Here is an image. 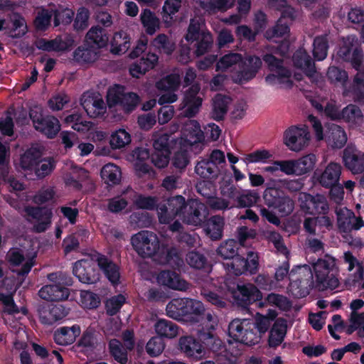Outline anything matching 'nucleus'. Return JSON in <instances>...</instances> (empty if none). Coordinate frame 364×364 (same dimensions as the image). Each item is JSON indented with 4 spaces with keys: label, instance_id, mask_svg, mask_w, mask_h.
Wrapping results in <instances>:
<instances>
[{
    "label": "nucleus",
    "instance_id": "obj_49",
    "mask_svg": "<svg viewBox=\"0 0 364 364\" xmlns=\"http://www.w3.org/2000/svg\"><path fill=\"white\" fill-rule=\"evenodd\" d=\"M153 46L160 53L171 55L175 49L174 43L171 42L167 35L160 33L151 42Z\"/></svg>",
    "mask_w": 364,
    "mask_h": 364
},
{
    "label": "nucleus",
    "instance_id": "obj_63",
    "mask_svg": "<svg viewBox=\"0 0 364 364\" xmlns=\"http://www.w3.org/2000/svg\"><path fill=\"white\" fill-rule=\"evenodd\" d=\"M125 296L121 294L111 297L105 304L107 314L109 316L116 315L125 303Z\"/></svg>",
    "mask_w": 364,
    "mask_h": 364
},
{
    "label": "nucleus",
    "instance_id": "obj_55",
    "mask_svg": "<svg viewBox=\"0 0 364 364\" xmlns=\"http://www.w3.org/2000/svg\"><path fill=\"white\" fill-rule=\"evenodd\" d=\"M131 142V136L124 129H119L114 132L109 139V144L112 149H117L124 148Z\"/></svg>",
    "mask_w": 364,
    "mask_h": 364
},
{
    "label": "nucleus",
    "instance_id": "obj_45",
    "mask_svg": "<svg viewBox=\"0 0 364 364\" xmlns=\"http://www.w3.org/2000/svg\"><path fill=\"white\" fill-rule=\"evenodd\" d=\"M239 248L240 244L237 240L229 239L220 244L217 249V254L223 259L230 261L235 257L239 255Z\"/></svg>",
    "mask_w": 364,
    "mask_h": 364
},
{
    "label": "nucleus",
    "instance_id": "obj_50",
    "mask_svg": "<svg viewBox=\"0 0 364 364\" xmlns=\"http://www.w3.org/2000/svg\"><path fill=\"white\" fill-rule=\"evenodd\" d=\"M109 352L111 356L120 364H127L128 361L127 352L122 343L116 339H111L108 343Z\"/></svg>",
    "mask_w": 364,
    "mask_h": 364
},
{
    "label": "nucleus",
    "instance_id": "obj_54",
    "mask_svg": "<svg viewBox=\"0 0 364 364\" xmlns=\"http://www.w3.org/2000/svg\"><path fill=\"white\" fill-rule=\"evenodd\" d=\"M134 204L139 209L154 210L159 212V200L155 196H144L141 193H136Z\"/></svg>",
    "mask_w": 364,
    "mask_h": 364
},
{
    "label": "nucleus",
    "instance_id": "obj_12",
    "mask_svg": "<svg viewBox=\"0 0 364 364\" xmlns=\"http://www.w3.org/2000/svg\"><path fill=\"white\" fill-rule=\"evenodd\" d=\"M73 274L83 284H95L100 280V274L97 264L89 259L75 262L73 267Z\"/></svg>",
    "mask_w": 364,
    "mask_h": 364
},
{
    "label": "nucleus",
    "instance_id": "obj_21",
    "mask_svg": "<svg viewBox=\"0 0 364 364\" xmlns=\"http://www.w3.org/2000/svg\"><path fill=\"white\" fill-rule=\"evenodd\" d=\"M26 212L28 215L36 220L34 229L37 232H45L51 223L53 213L47 207L28 206L26 208Z\"/></svg>",
    "mask_w": 364,
    "mask_h": 364
},
{
    "label": "nucleus",
    "instance_id": "obj_23",
    "mask_svg": "<svg viewBox=\"0 0 364 364\" xmlns=\"http://www.w3.org/2000/svg\"><path fill=\"white\" fill-rule=\"evenodd\" d=\"M262 66L261 59L255 55H250L242 59L240 64L238 77L241 82H248L254 78Z\"/></svg>",
    "mask_w": 364,
    "mask_h": 364
},
{
    "label": "nucleus",
    "instance_id": "obj_61",
    "mask_svg": "<svg viewBox=\"0 0 364 364\" xmlns=\"http://www.w3.org/2000/svg\"><path fill=\"white\" fill-rule=\"evenodd\" d=\"M73 57L78 63H92L97 59V53L91 48L78 47L73 52Z\"/></svg>",
    "mask_w": 364,
    "mask_h": 364
},
{
    "label": "nucleus",
    "instance_id": "obj_39",
    "mask_svg": "<svg viewBox=\"0 0 364 364\" xmlns=\"http://www.w3.org/2000/svg\"><path fill=\"white\" fill-rule=\"evenodd\" d=\"M183 134L184 141L190 145L203 142L205 138L204 133L197 121H193L190 125L187 126Z\"/></svg>",
    "mask_w": 364,
    "mask_h": 364
},
{
    "label": "nucleus",
    "instance_id": "obj_11",
    "mask_svg": "<svg viewBox=\"0 0 364 364\" xmlns=\"http://www.w3.org/2000/svg\"><path fill=\"white\" fill-rule=\"evenodd\" d=\"M301 210L306 214L323 215L328 213L329 207L325 196L321 194L312 196L308 193H301L299 197Z\"/></svg>",
    "mask_w": 364,
    "mask_h": 364
},
{
    "label": "nucleus",
    "instance_id": "obj_9",
    "mask_svg": "<svg viewBox=\"0 0 364 364\" xmlns=\"http://www.w3.org/2000/svg\"><path fill=\"white\" fill-rule=\"evenodd\" d=\"M29 116L34 128L48 139L55 138L60 129L59 120L51 115L44 116L41 108L31 109Z\"/></svg>",
    "mask_w": 364,
    "mask_h": 364
},
{
    "label": "nucleus",
    "instance_id": "obj_16",
    "mask_svg": "<svg viewBox=\"0 0 364 364\" xmlns=\"http://www.w3.org/2000/svg\"><path fill=\"white\" fill-rule=\"evenodd\" d=\"M232 296L236 304L244 308L262 299L261 291L252 284H237V289L232 291Z\"/></svg>",
    "mask_w": 364,
    "mask_h": 364
},
{
    "label": "nucleus",
    "instance_id": "obj_8",
    "mask_svg": "<svg viewBox=\"0 0 364 364\" xmlns=\"http://www.w3.org/2000/svg\"><path fill=\"white\" fill-rule=\"evenodd\" d=\"M185 198L176 196L160 202L159 204V220L161 224H169L177 216L182 218L184 209H186Z\"/></svg>",
    "mask_w": 364,
    "mask_h": 364
},
{
    "label": "nucleus",
    "instance_id": "obj_52",
    "mask_svg": "<svg viewBox=\"0 0 364 364\" xmlns=\"http://www.w3.org/2000/svg\"><path fill=\"white\" fill-rule=\"evenodd\" d=\"M13 28L8 35L12 38H20L28 31V27L24 18L18 13H14L12 18Z\"/></svg>",
    "mask_w": 364,
    "mask_h": 364
},
{
    "label": "nucleus",
    "instance_id": "obj_10",
    "mask_svg": "<svg viewBox=\"0 0 364 364\" xmlns=\"http://www.w3.org/2000/svg\"><path fill=\"white\" fill-rule=\"evenodd\" d=\"M227 269L236 276L255 274L259 267V257L257 253L249 252L246 258L240 255L223 263Z\"/></svg>",
    "mask_w": 364,
    "mask_h": 364
},
{
    "label": "nucleus",
    "instance_id": "obj_51",
    "mask_svg": "<svg viewBox=\"0 0 364 364\" xmlns=\"http://www.w3.org/2000/svg\"><path fill=\"white\" fill-rule=\"evenodd\" d=\"M181 85V77L177 73H171L163 77L156 83V87L161 91L175 92Z\"/></svg>",
    "mask_w": 364,
    "mask_h": 364
},
{
    "label": "nucleus",
    "instance_id": "obj_62",
    "mask_svg": "<svg viewBox=\"0 0 364 364\" xmlns=\"http://www.w3.org/2000/svg\"><path fill=\"white\" fill-rule=\"evenodd\" d=\"M259 199V196L255 191H245L237 197L238 207L250 208L256 204Z\"/></svg>",
    "mask_w": 364,
    "mask_h": 364
},
{
    "label": "nucleus",
    "instance_id": "obj_35",
    "mask_svg": "<svg viewBox=\"0 0 364 364\" xmlns=\"http://www.w3.org/2000/svg\"><path fill=\"white\" fill-rule=\"evenodd\" d=\"M343 161L347 168L353 173H361L364 172V155L360 156L355 151L348 149L344 150Z\"/></svg>",
    "mask_w": 364,
    "mask_h": 364
},
{
    "label": "nucleus",
    "instance_id": "obj_64",
    "mask_svg": "<svg viewBox=\"0 0 364 364\" xmlns=\"http://www.w3.org/2000/svg\"><path fill=\"white\" fill-rule=\"evenodd\" d=\"M80 301L82 305L89 309H96L100 304V296L91 291H81Z\"/></svg>",
    "mask_w": 364,
    "mask_h": 364
},
{
    "label": "nucleus",
    "instance_id": "obj_60",
    "mask_svg": "<svg viewBox=\"0 0 364 364\" xmlns=\"http://www.w3.org/2000/svg\"><path fill=\"white\" fill-rule=\"evenodd\" d=\"M289 31L290 28L287 23L283 22V19H279L273 27L268 28L265 31L264 36L270 40L274 38L283 37L289 33Z\"/></svg>",
    "mask_w": 364,
    "mask_h": 364
},
{
    "label": "nucleus",
    "instance_id": "obj_37",
    "mask_svg": "<svg viewBox=\"0 0 364 364\" xmlns=\"http://www.w3.org/2000/svg\"><path fill=\"white\" fill-rule=\"evenodd\" d=\"M131 46L130 37L124 31L114 33L111 41L112 53L121 55L125 53Z\"/></svg>",
    "mask_w": 364,
    "mask_h": 364
},
{
    "label": "nucleus",
    "instance_id": "obj_33",
    "mask_svg": "<svg viewBox=\"0 0 364 364\" xmlns=\"http://www.w3.org/2000/svg\"><path fill=\"white\" fill-rule=\"evenodd\" d=\"M204 230L212 240H219L223 235L225 219L220 215H213L205 221Z\"/></svg>",
    "mask_w": 364,
    "mask_h": 364
},
{
    "label": "nucleus",
    "instance_id": "obj_44",
    "mask_svg": "<svg viewBox=\"0 0 364 364\" xmlns=\"http://www.w3.org/2000/svg\"><path fill=\"white\" fill-rule=\"evenodd\" d=\"M195 171L201 178L213 179L218 177L220 170L211 161H208L207 159H203L197 163Z\"/></svg>",
    "mask_w": 364,
    "mask_h": 364
},
{
    "label": "nucleus",
    "instance_id": "obj_41",
    "mask_svg": "<svg viewBox=\"0 0 364 364\" xmlns=\"http://www.w3.org/2000/svg\"><path fill=\"white\" fill-rule=\"evenodd\" d=\"M85 37L99 48L105 47L109 40L106 30L99 25L91 27Z\"/></svg>",
    "mask_w": 364,
    "mask_h": 364
},
{
    "label": "nucleus",
    "instance_id": "obj_15",
    "mask_svg": "<svg viewBox=\"0 0 364 364\" xmlns=\"http://www.w3.org/2000/svg\"><path fill=\"white\" fill-rule=\"evenodd\" d=\"M187 208L184 209L181 219L188 224L199 226L204 223L208 215L207 207L196 200H191L187 204Z\"/></svg>",
    "mask_w": 364,
    "mask_h": 364
},
{
    "label": "nucleus",
    "instance_id": "obj_53",
    "mask_svg": "<svg viewBox=\"0 0 364 364\" xmlns=\"http://www.w3.org/2000/svg\"><path fill=\"white\" fill-rule=\"evenodd\" d=\"M326 75L331 83L335 85L340 84L343 90L348 88L347 87L348 75L346 70L336 66H331L328 69Z\"/></svg>",
    "mask_w": 364,
    "mask_h": 364
},
{
    "label": "nucleus",
    "instance_id": "obj_36",
    "mask_svg": "<svg viewBox=\"0 0 364 364\" xmlns=\"http://www.w3.org/2000/svg\"><path fill=\"white\" fill-rule=\"evenodd\" d=\"M42 151L38 147L31 146L20 158V166L23 170L32 171L39 164Z\"/></svg>",
    "mask_w": 364,
    "mask_h": 364
},
{
    "label": "nucleus",
    "instance_id": "obj_17",
    "mask_svg": "<svg viewBox=\"0 0 364 364\" xmlns=\"http://www.w3.org/2000/svg\"><path fill=\"white\" fill-rule=\"evenodd\" d=\"M342 166L336 162L329 163L323 170L317 168L313 175V178L321 186L326 188L332 186L340 181Z\"/></svg>",
    "mask_w": 364,
    "mask_h": 364
},
{
    "label": "nucleus",
    "instance_id": "obj_26",
    "mask_svg": "<svg viewBox=\"0 0 364 364\" xmlns=\"http://www.w3.org/2000/svg\"><path fill=\"white\" fill-rule=\"evenodd\" d=\"M158 61L159 56L154 53L149 52L130 66V75L134 77L138 78L149 70L154 68Z\"/></svg>",
    "mask_w": 364,
    "mask_h": 364
},
{
    "label": "nucleus",
    "instance_id": "obj_22",
    "mask_svg": "<svg viewBox=\"0 0 364 364\" xmlns=\"http://www.w3.org/2000/svg\"><path fill=\"white\" fill-rule=\"evenodd\" d=\"M324 139L331 148L341 149L346 144L347 135L341 126L333 123H327L325 125Z\"/></svg>",
    "mask_w": 364,
    "mask_h": 364
},
{
    "label": "nucleus",
    "instance_id": "obj_47",
    "mask_svg": "<svg viewBox=\"0 0 364 364\" xmlns=\"http://www.w3.org/2000/svg\"><path fill=\"white\" fill-rule=\"evenodd\" d=\"M328 40L327 35H321L315 37L313 43V55L316 60H324L328 54Z\"/></svg>",
    "mask_w": 364,
    "mask_h": 364
},
{
    "label": "nucleus",
    "instance_id": "obj_5",
    "mask_svg": "<svg viewBox=\"0 0 364 364\" xmlns=\"http://www.w3.org/2000/svg\"><path fill=\"white\" fill-rule=\"evenodd\" d=\"M134 250L142 258H149L155 255L160 248V242L153 232L142 230L131 238Z\"/></svg>",
    "mask_w": 364,
    "mask_h": 364
},
{
    "label": "nucleus",
    "instance_id": "obj_7",
    "mask_svg": "<svg viewBox=\"0 0 364 364\" xmlns=\"http://www.w3.org/2000/svg\"><path fill=\"white\" fill-rule=\"evenodd\" d=\"M263 198L269 208H273L282 216L289 215L294 210L293 200L279 188H267L264 191Z\"/></svg>",
    "mask_w": 364,
    "mask_h": 364
},
{
    "label": "nucleus",
    "instance_id": "obj_59",
    "mask_svg": "<svg viewBox=\"0 0 364 364\" xmlns=\"http://www.w3.org/2000/svg\"><path fill=\"white\" fill-rule=\"evenodd\" d=\"M194 46L196 47L195 54L199 57L203 55L209 51L213 43V36L210 32L202 35L200 38L196 40Z\"/></svg>",
    "mask_w": 364,
    "mask_h": 364
},
{
    "label": "nucleus",
    "instance_id": "obj_19",
    "mask_svg": "<svg viewBox=\"0 0 364 364\" xmlns=\"http://www.w3.org/2000/svg\"><path fill=\"white\" fill-rule=\"evenodd\" d=\"M336 215L338 228L341 232L349 233L363 226L362 218L356 217L353 210L346 207L336 210Z\"/></svg>",
    "mask_w": 364,
    "mask_h": 364
},
{
    "label": "nucleus",
    "instance_id": "obj_13",
    "mask_svg": "<svg viewBox=\"0 0 364 364\" xmlns=\"http://www.w3.org/2000/svg\"><path fill=\"white\" fill-rule=\"evenodd\" d=\"M200 90L199 83H194L186 90L182 103L181 109H184V115L186 117H194L199 112L202 106L203 99L198 96Z\"/></svg>",
    "mask_w": 364,
    "mask_h": 364
},
{
    "label": "nucleus",
    "instance_id": "obj_14",
    "mask_svg": "<svg viewBox=\"0 0 364 364\" xmlns=\"http://www.w3.org/2000/svg\"><path fill=\"white\" fill-rule=\"evenodd\" d=\"M140 101L139 96L133 92H115L107 96V103L109 107L119 106L126 114H129L135 110Z\"/></svg>",
    "mask_w": 364,
    "mask_h": 364
},
{
    "label": "nucleus",
    "instance_id": "obj_3",
    "mask_svg": "<svg viewBox=\"0 0 364 364\" xmlns=\"http://www.w3.org/2000/svg\"><path fill=\"white\" fill-rule=\"evenodd\" d=\"M314 273L316 277V284L314 281V287L319 290L327 289H335L339 285L338 268L336 266V259L328 255L319 258L313 264Z\"/></svg>",
    "mask_w": 364,
    "mask_h": 364
},
{
    "label": "nucleus",
    "instance_id": "obj_42",
    "mask_svg": "<svg viewBox=\"0 0 364 364\" xmlns=\"http://www.w3.org/2000/svg\"><path fill=\"white\" fill-rule=\"evenodd\" d=\"M141 22L145 28V31L149 35H153L159 29L160 21L154 12L149 9L142 11L140 15Z\"/></svg>",
    "mask_w": 364,
    "mask_h": 364
},
{
    "label": "nucleus",
    "instance_id": "obj_24",
    "mask_svg": "<svg viewBox=\"0 0 364 364\" xmlns=\"http://www.w3.org/2000/svg\"><path fill=\"white\" fill-rule=\"evenodd\" d=\"M159 284L170 289L186 291L188 289V283L180 278V274L172 270H162L157 276Z\"/></svg>",
    "mask_w": 364,
    "mask_h": 364
},
{
    "label": "nucleus",
    "instance_id": "obj_56",
    "mask_svg": "<svg viewBox=\"0 0 364 364\" xmlns=\"http://www.w3.org/2000/svg\"><path fill=\"white\" fill-rule=\"evenodd\" d=\"M344 96L352 95L359 102L364 101V80L356 75L353 79L352 85L345 88L343 92Z\"/></svg>",
    "mask_w": 364,
    "mask_h": 364
},
{
    "label": "nucleus",
    "instance_id": "obj_40",
    "mask_svg": "<svg viewBox=\"0 0 364 364\" xmlns=\"http://www.w3.org/2000/svg\"><path fill=\"white\" fill-rule=\"evenodd\" d=\"M46 315L41 316V321L43 323L53 325L55 322L63 319L68 314V309L63 305L57 304L52 305L48 311L44 312Z\"/></svg>",
    "mask_w": 364,
    "mask_h": 364
},
{
    "label": "nucleus",
    "instance_id": "obj_57",
    "mask_svg": "<svg viewBox=\"0 0 364 364\" xmlns=\"http://www.w3.org/2000/svg\"><path fill=\"white\" fill-rule=\"evenodd\" d=\"M316 162V156L314 154L305 155L295 160L297 175L301 176L312 171Z\"/></svg>",
    "mask_w": 364,
    "mask_h": 364
},
{
    "label": "nucleus",
    "instance_id": "obj_25",
    "mask_svg": "<svg viewBox=\"0 0 364 364\" xmlns=\"http://www.w3.org/2000/svg\"><path fill=\"white\" fill-rule=\"evenodd\" d=\"M80 333L81 328L78 324L61 326L54 331L53 339L58 345L65 346L73 344Z\"/></svg>",
    "mask_w": 364,
    "mask_h": 364
},
{
    "label": "nucleus",
    "instance_id": "obj_58",
    "mask_svg": "<svg viewBox=\"0 0 364 364\" xmlns=\"http://www.w3.org/2000/svg\"><path fill=\"white\" fill-rule=\"evenodd\" d=\"M181 6V0H166L162 8L163 20L169 26L173 20L172 15L176 14Z\"/></svg>",
    "mask_w": 364,
    "mask_h": 364
},
{
    "label": "nucleus",
    "instance_id": "obj_43",
    "mask_svg": "<svg viewBox=\"0 0 364 364\" xmlns=\"http://www.w3.org/2000/svg\"><path fill=\"white\" fill-rule=\"evenodd\" d=\"M121 170L114 164H105L101 169L102 179L109 186L118 184L121 181Z\"/></svg>",
    "mask_w": 364,
    "mask_h": 364
},
{
    "label": "nucleus",
    "instance_id": "obj_34",
    "mask_svg": "<svg viewBox=\"0 0 364 364\" xmlns=\"http://www.w3.org/2000/svg\"><path fill=\"white\" fill-rule=\"evenodd\" d=\"M98 336L99 333L94 328L90 326L82 332L73 348H82L87 350L93 351L99 345Z\"/></svg>",
    "mask_w": 364,
    "mask_h": 364
},
{
    "label": "nucleus",
    "instance_id": "obj_4",
    "mask_svg": "<svg viewBox=\"0 0 364 364\" xmlns=\"http://www.w3.org/2000/svg\"><path fill=\"white\" fill-rule=\"evenodd\" d=\"M228 335L235 342L248 346L258 343L260 337L255 331V324L247 319H234L228 326Z\"/></svg>",
    "mask_w": 364,
    "mask_h": 364
},
{
    "label": "nucleus",
    "instance_id": "obj_38",
    "mask_svg": "<svg viewBox=\"0 0 364 364\" xmlns=\"http://www.w3.org/2000/svg\"><path fill=\"white\" fill-rule=\"evenodd\" d=\"M155 331L161 338H173L178 333V326L171 321L161 318L155 324Z\"/></svg>",
    "mask_w": 364,
    "mask_h": 364
},
{
    "label": "nucleus",
    "instance_id": "obj_6",
    "mask_svg": "<svg viewBox=\"0 0 364 364\" xmlns=\"http://www.w3.org/2000/svg\"><path fill=\"white\" fill-rule=\"evenodd\" d=\"M338 55L343 60L350 63L355 70L359 71L362 69L363 53L355 36L350 35L343 38Z\"/></svg>",
    "mask_w": 364,
    "mask_h": 364
},
{
    "label": "nucleus",
    "instance_id": "obj_32",
    "mask_svg": "<svg viewBox=\"0 0 364 364\" xmlns=\"http://www.w3.org/2000/svg\"><path fill=\"white\" fill-rule=\"evenodd\" d=\"M230 102V97L220 93L216 94L213 99L211 118L217 122L223 121L228 111Z\"/></svg>",
    "mask_w": 364,
    "mask_h": 364
},
{
    "label": "nucleus",
    "instance_id": "obj_20",
    "mask_svg": "<svg viewBox=\"0 0 364 364\" xmlns=\"http://www.w3.org/2000/svg\"><path fill=\"white\" fill-rule=\"evenodd\" d=\"M215 328L208 329L205 326H201V329L198 331V338L200 345H202V353L208 350L220 353L225 348L223 342L213 333Z\"/></svg>",
    "mask_w": 364,
    "mask_h": 364
},
{
    "label": "nucleus",
    "instance_id": "obj_1",
    "mask_svg": "<svg viewBox=\"0 0 364 364\" xmlns=\"http://www.w3.org/2000/svg\"><path fill=\"white\" fill-rule=\"evenodd\" d=\"M166 311L170 318L205 326L208 329L214 328L218 323L217 316L206 311L201 301L190 298L173 299L166 305Z\"/></svg>",
    "mask_w": 364,
    "mask_h": 364
},
{
    "label": "nucleus",
    "instance_id": "obj_46",
    "mask_svg": "<svg viewBox=\"0 0 364 364\" xmlns=\"http://www.w3.org/2000/svg\"><path fill=\"white\" fill-rule=\"evenodd\" d=\"M88 235L89 232L85 229H82L65 237L62 243L65 255L77 251L80 246L79 237H87Z\"/></svg>",
    "mask_w": 364,
    "mask_h": 364
},
{
    "label": "nucleus",
    "instance_id": "obj_31",
    "mask_svg": "<svg viewBox=\"0 0 364 364\" xmlns=\"http://www.w3.org/2000/svg\"><path fill=\"white\" fill-rule=\"evenodd\" d=\"M179 349L188 358H200L202 356V345L192 336H181L178 341Z\"/></svg>",
    "mask_w": 364,
    "mask_h": 364
},
{
    "label": "nucleus",
    "instance_id": "obj_48",
    "mask_svg": "<svg viewBox=\"0 0 364 364\" xmlns=\"http://www.w3.org/2000/svg\"><path fill=\"white\" fill-rule=\"evenodd\" d=\"M186 262L190 267L197 269H203L207 272L210 271L206 257L197 251L189 252L186 257Z\"/></svg>",
    "mask_w": 364,
    "mask_h": 364
},
{
    "label": "nucleus",
    "instance_id": "obj_27",
    "mask_svg": "<svg viewBox=\"0 0 364 364\" xmlns=\"http://www.w3.org/2000/svg\"><path fill=\"white\" fill-rule=\"evenodd\" d=\"M287 330V322L284 318H277L269 332L268 346L277 348L284 341Z\"/></svg>",
    "mask_w": 364,
    "mask_h": 364
},
{
    "label": "nucleus",
    "instance_id": "obj_28",
    "mask_svg": "<svg viewBox=\"0 0 364 364\" xmlns=\"http://www.w3.org/2000/svg\"><path fill=\"white\" fill-rule=\"evenodd\" d=\"M41 298L47 301H63L68 298L69 289L57 283L43 287L38 292Z\"/></svg>",
    "mask_w": 364,
    "mask_h": 364
},
{
    "label": "nucleus",
    "instance_id": "obj_2",
    "mask_svg": "<svg viewBox=\"0 0 364 364\" xmlns=\"http://www.w3.org/2000/svg\"><path fill=\"white\" fill-rule=\"evenodd\" d=\"M290 264L285 261L276 269L274 280L277 283L289 276V291L296 298H304L309 294L314 287L313 271L309 265L294 267L290 271Z\"/></svg>",
    "mask_w": 364,
    "mask_h": 364
},
{
    "label": "nucleus",
    "instance_id": "obj_18",
    "mask_svg": "<svg viewBox=\"0 0 364 364\" xmlns=\"http://www.w3.org/2000/svg\"><path fill=\"white\" fill-rule=\"evenodd\" d=\"M310 139L306 129L292 126L284 134V142L287 146L294 151H301L309 144Z\"/></svg>",
    "mask_w": 364,
    "mask_h": 364
},
{
    "label": "nucleus",
    "instance_id": "obj_29",
    "mask_svg": "<svg viewBox=\"0 0 364 364\" xmlns=\"http://www.w3.org/2000/svg\"><path fill=\"white\" fill-rule=\"evenodd\" d=\"M97 267L104 273L107 279L114 284L119 282V268L113 261L103 255H100L97 259Z\"/></svg>",
    "mask_w": 364,
    "mask_h": 364
},
{
    "label": "nucleus",
    "instance_id": "obj_30",
    "mask_svg": "<svg viewBox=\"0 0 364 364\" xmlns=\"http://www.w3.org/2000/svg\"><path fill=\"white\" fill-rule=\"evenodd\" d=\"M294 66L301 70L309 77H312L316 73L314 62L305 50H296L292 57Z\"/></svg>",
    "mask_w": 364,
    "mask_h": 364
}]
</instances>
